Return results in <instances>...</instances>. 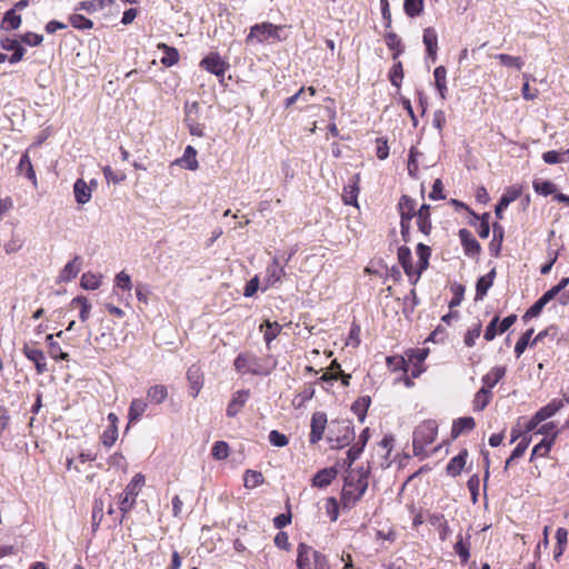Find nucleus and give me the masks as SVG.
I'll return each mask as SVG.
<instances>
[{
  "mask_svg": "<svg viewBox=\"0 0 569 569\" xmlns=\"http://www.w3.org/2000/svg\"><path fill=\"white\" fill-rule=\"evenodd\" d=\"M369 468L365 467L348 470L340 498L343 509H352L361 500L369 486Z\"/></svg>",
  "mask_w": 569,
  "mask_h": 569,
  "instance_id": "1",
  "label": "nucleus"
},
{
  "mask_svg": "<svg viewBox=\"0 0 569 569\" xmlns=\"http://www.w3.org/2000/svg\"><path fill=\"white\" fill-rule=\"evenodd\" d=\"M277 366V361L270 357H259L253 352L239 353L234 361V370L240 375L268 376Z\"/></svg>",
  "mask_w": 569,
  "mask_h": 569,
  "instance_id": "2",
  "label": "nucleus"
},
{
  "mask_svg": "<svg viewBox=\"0 0 569 569\" xmlns=\"http://www.w3.org/2000/svg\"><path fill=\"white\" fill-rule=\"evenodd\" d=\"M398 258L411 283L416 284L428 267L430 251H398Z\"/></svg>",
  "mask_w": 569,
  "mask_h": 569,
  "instance_id": "3",
  "label": "nucleus"
},
{
  "mask_svg": "<svg viewBox=\"0 0 569 569\" xmlns=\"http://www.w3.org/2000/svg\"><path fill=\"white\" fill-rule=\"evenodd\" d=\"M438 425L435 420H425L413 431V453L415 456L421 455L426 447L431 445L437 437Z\"/></svg>",
  "mask_w": 569,
  "mask_h": 569,
  "instance_id": "4",
  "label": "nucleus"
},
{
  "mask_svg": "<svg viewBox=\"0 0 569 569\" xmlns=\"http://www.w3.org/2000/svg\"><path fill=\"white\" fill-rule=\"evenodd\" d=\"M282 28L279 26H274L270 22L257 23L251 27L250 33L247 36V43L252 41H257L262 43L270 38L280 40L279 32Z\"/></svg>",
  "mask_w": 569,
  "mask_h": 569,
  "instance_id": "5",
  "label": "nucleus"
},
{
  "mask_svg": "<svg viewBox=\"0 0 569 569\" xmlns=\"http://www.w3.org/2000/svg\"><path fill=\"white\" fill-rule=\"evenodd\" d=\"M400 211H401V234L405 242H409V229L411 219L415 217V201L408 197L402 196L399 202Z\"/></svg>",
  "mask_w": 569,
  "mask_h": 569,
  "instance_id": "6",
  "label": "nucleus"
},
{
  "mask_svg": "<svg viewBox=\"0 0 569 569\" xmlns=\"http://www.w3.org/2000/svg\"><path fill=\"white\" fill-rule=\"evenodd\" d=\"M317 553L318 550L313 549L311 546L303 542L299 543L297 548L298 569H312Z\"/></svg>",
  "mask_w": 569,
  "mask_h": 569,
  "instance_id": "7",
  "label": "nucleus"
},
{
  "mask_svg": "<svg viewBox=\"0 0 569 569\" xmlns=\"http://www.w3.org/2000/svg\"><path fill=\"white\" fill-rule=\"evenodd\" d=\"M200 67L219 77L224 74L228 63L217 52H211L201 60Z\"/></svg>",
  "mask_w": 569,
  "mask_h": 569,
  "instance_id": "8",
  "label": "nucleus"
},
{
  "mask_svg": "<svg viewBox=\"0 0 569 569\" xmlns=\"http://www.w3.org/2000/svg\"><path fill=\"white\" fill-rule=\"evenodd\" d=\"M0 47L6 51H12V54L8 58L11 64L20 62L26 53V49L21 46L20 41L9 37L0 40Z\"/></svg>",
  "mask_w": 569,
  "mask_h": 569,
  "instance_id": "9",
  "label": "nucleus"
},
{
  "mask_svg": "<svg viewBox=\"0 0 569 569\" xmlns=\"http://www.w3.org/2000/svg\"><path fill=\"white\" fill-rule=\"evenodd\" d=\"M23 355L34 363L38 375H42L48 370L44 353L36 348H31L28 343L23 346Z\"/></svg>",
  "mask_w": 569,
  "mask_h": 569,
  "instance_id": "10",
  "label": "nucleus"
},
{
  "mask_svg": "<svg viewBox=\"0 0 569 569\" xmlns=\"http://www.w3.org/2000/svg\"><path fill=\"white\" fill-rule=\"evenodd\" d=\"M327 426V415L325 412H315L311 418L310 442L317 443L321 440Z\"/></svg>",
  "mask_w": 569,
  "mask_h": 569,
  "instance_id": "11",
  "label": "nucleus"
},
{
  "mask_svg": "<svg viewBox=\"0 0 569 569\" xmlns=\"http://www.w3.org/2000/svg\"><path fill=\"white\" fill-rule=\"evenodd\" d=\"M187 379L190 385L189 393L192 398H196L203 386V375L200 367L192 365L187 371Z\"/></svg>",
  "mask_w": 569,
  "mask_h": 569,
  "instance_id": "12",
  "label": "nucleus"
},
{
  "mask_svg": "<svg viewBox=\"0 0 569 569\" xmlns=\"http://www.w3.org/2000/svg\"><path fill=\"white\" fill-rule=\"evenodd\" d=\"M250 397L249 390H238L230 400L228 407H227V416L228 417H236L238 412L242 409V407L246 405Z\"/></svg>",
  "mask_w": 569,
  "mask_h": 569,
  "instance_id": "13",
  "label": "nucleus"
},
{
  "mask_svg": "<svg viewBox=\"0 0 569 569\" xmlns=\"http://www.w3.org/2000/svg\"><path fill=\"white\" fill-rule=\"evenodd\" d=\"M82 269V259L79 256H76L71 261H69L59 274V281L69 282L74 279L78 273Z\"/></svg>",
  "mask_w": 569,
  "mask_h": 569,
  "instance_id": "14",
  "label": "nucleus"
},
{
  "mask_svg": "<svg viewBox=\"0 0 569 569\" xmlns=\"http://www.w3.org/2000/svg\"><path fill=\"white\" fill-rule=\"evenodd\" d=\"M496 278V269L492 268L487 274L480 277L476 284V297L475 299L477 301L482 300L487 293L488 290L492 287L493 280Z\"/></svg>",
  "mask_w": 569,
  "mask_h": 569,
  "instance_id": "15",
  "label": "nucleus"
},
{
  "mask_svg": "<svg viewBox=\"0 0 569 569\" xmlns=\"http://www.w3.org/2000/svg\"><path fill=\"white\" fill-rule=\"evenodd\" d=\"M422 40L426 46L428 57L435 60L438 49V36L436 30L433 28L425 29Z\"/></svg>",
  "mask_w": 569,
  "mask_h": 569,
  "instance_id": "16",
  "label": "nucleus"
},
{
  "mask_svg": "<svg viewBox=\"0 0 569 569\" xmlns=\"http://www.w3.org/2000/svg\"><path fill=\"white\" fill-rule=\"evenodd\" d=\"M91 187L83 180L78 179L73 184V193L76 201L80 204H84L91 199Z\"/></svg>",
  "mask_w": 569,
  "mask_h": 569,
  "instance_id": "17",
  "label": "nucleus"
},
{
  "mask_svg": "<svg viewBox=\"0 0 569 569\" xmlns=\"http://www.w3.org/2000/svg\"><path fill=\"white\" fill-rule=\"evenodd\" d=\"M476 427L475 419L472 417H461L453 420L451 428V437L457 439L462 432L471 431Z\"/></svg>",
  "mask_w": 569,
  "mask_h": 569,
  "instance_id": "18",
  "label": "nucleus"
},
{
  "mask_svg": "<svg viewBox=\"0 0 569 569\" xmlns=\"http://www.w3.org/2000/svg\"><path fill=\"white\" fill-rule=\"evenodd\" d=\"M337 476L335 468H325L319 470L312 478V485L318 488L328 487Z\"/></svg>",
  "mask_w": 569,
  "mask_h": 569,
  "instance_id": "19",
  "label": "nucleus"
},
{
  "mask_svg": "<svg viewBox=\"0 0 569 569\" xmlns=\"http://www.w3.org/2000/svg\"><path fill=\"white\" fill-rule=\"evenodd\" d=\"M430 207L428 204H422L419 211L415 214L417 217V226L421 233L429 234L431 231V221H430Z\"/></svg>",
  "mask_w": 569,
  "mask_h": 569,
  "instance_id": "20",
  "label": "nucleus"
},
{
  "mask_svg": "<svg viewBox=\"0 0 569 569\" xmlns=\"http://www.w3.org/2000/svg\"><path fill=\"white\" fill-rule=\"evenodd\" d=\"M468 451L463 449L459 455L451 458L447 465V473L451 477H457L462 471L466 460H467Z\"/></svg>",
  "mask_w": 569,
  "mask_h": 569,
  "instance_id": "21",
  "label": "nucleus"
},
{
  "mask_svg": "<svg viewBox=\"0 0 569 569\" xmlns=\"http://www.w3.org/2000/svg\"><path fill=\"white\" fill-rule=\"evenodd\" d=\"M563 403L561 400L553 399L548 405L540 408L535 415L537 420L545 421L548 418L555 416L561 408Z\"/></svg>",
  "mask_w": 569,
  "mask_h": 569,
  "instance_id": "22",
  "label": "nucleus"
},
{
  "mask_svg": "<svg viewBox=\"0 0 569 569\" xmlns=\"http://www.w3.org/2000/svg\"><path fill=\"white\" fill-rule=\"evenodd\" d=\"M505 375V367H493L487 375L482 377L483 387L491 391V389L503 378Z\"/></svg>",
  "mask_w": 569,
  "mask_h": 569,
  "instance_id": "23",
  "label": "nucleus"
},
{
  "mask_svg": "<svg viewBox=\"0 0 569 569\" xmlns=\"http://www.w3.org/2000/svg\"><path fill=\"white\" fill-rule=\"evenodd\" d=\"M177 163L188 170L198 169L199 163L197 161V150L193 147L188 146L184 149L183 156L177 160Z\"/></svg>",
  "mask_w": 569,
  "mask_h": 569,
  "instance_id": "24",
  "label": "nucleus"
},
{
  "mask_svg": "<svg viewBox=\"0 0 569 569\" xmlns=\"http://www.w3.org/2000/svg\"><path fill=\"white\" fill-rule=\"evenodd\" d=\"M520 196V191L516 189H508L500 198L498 204L496 206V216L499 219H502V211L508 208V206L515 201Z\"/></svg>",
  "mask_w": 569,
  "mask_h": 569,
  "instance_id": "25",
  "label": "nucleus"
},
{
  "mask_svg": "<svg viewBox=\"0 0 569 569\" xmlns=\"http://www.w3.org/2000/svg\"><path fill=\"white\" fill-rule=\"evenodd\" d=\"M283 276V267L278 262L277 259L267 268V284L262 290H267L269 287L278 282Z\"/></svg>",
  "mask_w": 569,
  "mask_h": 569,
  "instance_id": "26",
  "label": "nucleus"
},
{
  "mask_svg": "<svg viewBox=\"0 0 569 569\" xmlns=\"http://www.w3.org/2000/svg\"><path fill=\"white\" fill-rule=\"evenodd\" d=\"M167 397L168 389L163 385H154L147 390V398L151 403L161 405Z\"/></svg>",
  "mask_w": 569,
  "mask_h": 569,
  "instance_id": "27",
  "label": "nucleus"
},
{
  "mask_svg": "<svg viewBox=\"0 0 569 569\" xmlns=\"http://www.w3.org/2000/svg\"><path fill=\"white\" fill-rule=\"evenodd\" d=\"M158 49L163 51L164 56L161 58V63L166 67H172L179 61V52L174 47L166 43H159Z\"/></svg>",
  "mask_w": 569,
  "mask_h": 569,
  "instance_id": "28",
  "label": "nucleus"
},
{
  "mask_svg": "<svg viewBox=\"0 0 569 569\" xmlns=\"http://www.w3.org/2000/svg\"><path fill=\"white\" fill-rule=\"evenodd\" d=\"M260 330L263 332V339H264L267 346H269L270 342L272 340H274L278 337V335L280 333L281 326L276 321L271 322L270 320H266L260 326Z\"/></svg>",
  "mask_w": 569,
  "mask_h": 569,
  "instance_id": "29",
  "label": "nucleus"
},
{
  "mask_svg": "<svg viewBox=\"0 0 569 569\" xmlns=\"http://www.w3.org/2000/svg\"><path fill=\"white\" fill-rule=\"evenodd\" d=\"M147 408H148V403L146 400L133 399L129 407V412H128L129 421L130 422L138 421L142 417V415L146 412Z\"/></svg>",
  "mask_w": 569,
  "mask_h": 569,
  "instance_id": "30",
  "label": "nucleus"
},
{
  "mask_svg": "<svg viewBox=\"0 0 569 569\" xmlns=\"http://www.w3.org/2000/svg\"><path fill=\"white\" fill-rule=\"evenodd\" d=\"M433 76H435V82H436V88L441 97V99H446V93H447V80H446V77H447V70L443 66H439L435 69L433 71Z\"/></svg>",
  "mask_w": 569,
  "mask_h": 569,
  "instance_id": "31",
  "label": "nucleus"
},
{
  "mask_svg": "<svg viewBox=\"0 0 569 569\" xmlns=\"http://www.w3.org/2000/svg\"><path fill=\"white\" fill-rule=\"evenodd\" d=\"M113 3V0H89L81 1L76 7V10H84L89 13H93Z\"/></svg>",
  "mask_w": 569,
  "mask_h": 569,
  "instance_id": "32",
  "label": "nucleus"
},
{
  "mask_svg": "<svg viewBox=\"0 0 569 569\" xmlns=\"http://www.w3.org/2000/svg\"><path fill=\"white\" fill-rule=\"evenodd\" d=\"M370 403H371L370 397L363 396V397L358 398L351 406V410L353 411L355 415H357V417L359 418V420L361 422L365 421V418H366L367 411L370 407Z\"/></svg>",
  "mask_w": 569,
  "mask_h": 569,
  "instance_id": "33",
  "label": "nucleus"
},
{
  "mask_svg": "<svg viewBox=\"0 0 569 569\" xmlns=\"http://www.w3.org/2000/svg\"><path fill=\"white\" fill-rule=\"evenodd\" d=\"M21 24V17L16 13L14 9L8 10L1 21V28L4 30H17Z\"/></svg>",
  "mask_w": 569,
  "mask_h": 569,
  "instance_id": "34",
  "label": "nucleus"
},
{
  "mask_svg": "<svg viewBox=\"0 0 569 569\" xmlns=\"http://www.w3.org/2000/svg\"><path fill=\"white\" fill-rule=\"evenodd\" d=\"M385 41H386L387 47L390 50L395 51L393 56H392V58L395 60L405 51V47H403L400 38L395 32H388L385 36Z\"/></svg>",
  "mask_w": 569,
  "mask_h": 569,
  "instance_id": "35",
  "label": "nucleus"
},
{
  "mask_svg": "<svg viewBox=\"0 0 569 569\" xmlns=\"http://www.w3.org/2000/svg\"><path fill=\"white\" fill-rule=\"evenodd\" d=\"M355 179L356 180L352 184H350L343 189L342 198H343V201L346 204H352V206L357 207L358 206L357 198H358V193H359V187H358L359 174H356Z\"/></svg>",
  "mask_w": 569,
  "mask_h": 569,
  "instance_id": "36",
  "label": "nucleus"
},
{
  "mask_svg": "<svg viewBox=\"0 0 569 569\" xmlns=\"http://www.w3.org/2000/svg\"><path fill=\"white\" fill-rule=\"evenodd\" d=\"M491 391L486 387H482L473 398V410L482 411L490 402Z\"/></svg>",
  "mask_w": 569,
  "mask_h": 569,
  "instance_id": "37",
  "label": "nucleus"
},
{
  "mask_svg": "<svg viewBox=\"0 0 569 569\" xmlns=\"http://www.w3.org/2000/svg\"><path fill=\"white\" fill-rule=\"evenodd\" d=\"M53 337V335L46 337L50 356L56 360H69V353L62 351L60 345L54 341Z\"/></svg>",
  "mask_w": 569,
  "mask_h": 569,
  "instance_id": "38",
  "label": "nucleus"
},
{
  "mask_svg": "<svg viewBox=\"0 0 569 569\" xmlns=\"http://www.w3.org/2000/svg\"><path fill=\"white\" fill-rule=\"evenodd\" d=\"M71 303L73 306L80 307L79 318L82 322H86L89 319L91 311V305L89 300L83 296H79L73 298Z\"/></svg>",
  "mask_w": 569,
  "mask_h": 569,
  "instance_id": "39",
  "label": "nucleus"
},
{
  "mask_svg": "<svg viewBox=\"0 0 569 569\" xmlns=\"http://www.w3.org/2000/svg\"><path fill=\"white\" fill-rule=\"evenodd\" d=\"M341 432H342V436L338 437L337 439H333L332 437L328 438L329 441L332 442V447L342 448V447L349 445V442L351 441V439H352V429L350 427V423L345 425L341 428Z\"/></svg>",
  "mask_w": 569,
  "mask_h": 569,
  "instance_id": "40",
  "label": "nucleus"
},
{
  "mask_svg": "<svg viewBox=\"0 0 569 569\" xmlns=\"http://www.w3.org/2000/svg\"><path fill=\"white\" fill-rule=\"evenodd\" d=\"M477 222H476V228H477V232L479 234L480 238L482 239H486L489 237L490 234V224H489V219H490V213H483L481 217H478V216H475Z\"/></svg>",
  "mask_w": 569,
  "mask_h": 569,
  "instance_id": "41",
  "label": "nucleus"
},
{
  "mask_svg": "<svg viewBox=\"0 0 569 569\" xmlns=\"http://www.w3.org/2000/svg\"><path fill=\"white\" fill-rule=\"evenodd\" d=\"M134 503H136V497H132L131 495H129L126 491H123V492H121L119 495L118 505H119V509H120V511L122 513L120 521H122V519L124 518L126 513L129 512L132 509Z\"/></svg>",
  "mask_w": 569,
  "mask_h": 569,
  "instance_id": "42",
  "label": "nucleus"
},
{
  "mask_svg": "<svg viewBox=\"0 0 569 569\" xmlns=\"http://www.w3.org/2000/svg\"><path fill=\"white\" fill-rule=\"evenodd\" d=\"M315 396V388L311 383L306 385L303 389L295 397L293 405L298 408L302 407L307 401L311 400Z\"/></svg>",
  "mask_w": 569,
  "mask_h": 569,
  "instance_id": "43",
  "label": "nucleus"
},
{
  "mask_svg": "<svg viewBox=\"0 0 569 569\" xmlns=\"http://www.w3.org/2000/svg\"><path fill=\"white\" fill-rule=\"evenodd\" d=\"M566 157L569 158V149H567L562 152H559L556 150H550L542 154L543 161L548 164L561 163L567 160Z\"/></svg>",
  "mask_w": 569,
  "mask_h": 569,
  "instance_id": "44",
  "label": "nucleus"
},
{
  "mask_svg": "<svg viewBox=\"0 0 569 569\" xmlns=\"http://www.w3.org/2000/svg\"><path fill=\"white\" fill-rule=\"evenodd\" d=\"M244 487L253 489L263 483L264 479L261 472L256 470H247L244 473Z\"/></svg>",
  "mask_w": 569,
  "mask_h": 569,
  "instance_id": "45",
  "label": "nucleus"
},
{
  "mask_svg": "<svg viewBox=\"0 0 569 569\" xmlns=\"http://www.w3.org/2000/svg\"><path fill=\"white\" fill-rule=\"evenodd\" d=\"M455 552L460 557L462 563H467L470 557V543L465 541L462 536L458 537V541L453 546Z\"/></svg>",
  "mask_w": 569,
  "mask_h": 569,
  "instance_id": "46",
  "label": "nucleus"
},
{
  "mask_svg": "<svg viewBox=\"0 0 569 569\" xmlns=\"http://www.w3.org/2000/svg\"><path fill=\"white\" fill-rule=\"evenodd\" d=\"M18 170L20 172H26V177L33 181V183H36V172L33 170V167H32V163H31V160L28 156V153H24L22 154V157L20 158V161H19V164H18Z\"/></svg>",
  "mask_w": 569,
  "mask_h": 569,
  "instance_id": "47",
  "label": "nucleus"
},
{
  "mask_svg": "<svg viewBox=\"0 0 569 569\" xmlns=\"http://www.w3.org/2000/svg\"><path fill=\"white\" fill-rule=\"evenodd\" d=\"M403 10L408 17L415 18L423 10V0H405Z\"/></svg>",
  "mask_w": 569,
  "mask_h": 569,
  "instance_id": "48",
  "label": "nucleus"
},
{
  "mask_svg": "<svg viewBox=\"0 0 569 569\" xmlns=\"http://www.w3.org/2000/svg\"><path fill=\"white\" fill-rule=\"evenodd\" d=\"M69 22L73 28L79 29V30H88V29L93 28L92 20H90L79 13H74V14L70 16Z\"/></svg>",
  "mask_w": 569,
  "mask_h": 569,
  "instance_id": "49",
  "label": "nucleus"
},
{
  "mask_svg": "<svg viewBox=\"0 0 569 569\" xmlns=\"http://www.w3.org/2000/svg\"><path fill=\"white\" fill-rule=\"evenodd\" d=\"M553 438H543L538 445H536L531 452L533 456L546 457L553 446Z\"/></svg>",
  "mask_w": 569,
  "mask_h": 569,
  "instance_id": "50",
  "label": "nucleus"
},
{
  "mask_svg": "<svg viewBox=\"0 0 569 569\" xmlns=\"http://www.w3.org/2000/svg\"><path fill=\"white\" fill-rule=\"evenodd\" d=\"M496 59H498L502 66L515 68L517 70H520L523 66V61L521 60V58L509 56L506 53L497 54Z\"/></svg>",
  "mask_w": 569,
  "mask_h": 569,
  "instance_id": "51",
  "label": "nucleus"
},
{
  "mask_svg": "<svg viewBox=\"0 0 569 569\" xmlns=\"http://www.w3.org/2000/svg\"><path fill=\"white\" fill-rule=\"evenodd\" d=\"M80 284L86 290H94L100 286V276L92 272H84L81 277Z\"/></svg>",
  "mask_w": 569,
  "mask_h": 569,
  "instance_id": "52",
  "label": "nucleus"
},
{
  "mask_svg": "<svg viewBox=\"0 0 569 569\" xmlns=\"http://www.w3.org/2000/svg\"><path fill=\"white\" fill-rule=\"evenodd\" d=\"M144 485V476L141 473L134 475L131 481L127 485L124 491L132 497H138L141 487Z\"/></svg>",
  "mask_w": 569,
  "mask_h": 569,
  "instance_id": "53",
  "label": "nucleus"
},
{
  "mask_svg": "<svg viewBox=\"0 0 569 569\" xmlns=\"http://www.w3.org/2000/svg\"><path fill=\"white\" fill-rule=\"evenodd\" d=\"M459 238L465 249H480V244L468 229H460Z\"/></svg>",
  "mask_w": 569,
  "mask_h": 569,
  "instance_id": "54",
  "label": "nucleus"
},
{
  "mask_svg": "<svg viewBox=\"0 0 569 569\" xmlns=\"http://www.w3.org/2000/svg\"><path fill=\"white\" fill-rule=\"evenodd\" d=\"M402 79H403V68H402V63L400 61H398L392 66V68L389 71V80L392 83V86H395L399 89L401 86Z\"/></svg>",
  "mask_w": 569,
  "mask_h": 569,
  "instance_id": "55",
  "label": "nucleus"
},
{
  "mask_svg": "<svg viewBox=\"0 0 569 569\" xmlns=\"http://www.w3.org/2000/svg\"><path fill=\"white\" fill-rule=\"evenodd\" d=\"M533 189L537 193L541 196H549L556 192V186L551 181L545 180H536L533 181Z\"/></svg>",
  "mask_w": 569,
  "mask_h": 569,
  "instance_id": "56",
  "label": "nucleus"
},
{
  "mask_svg": "<svg viewBox=\"0 0 569 569\" xmlns=\"http://www.w3.org/2000/svg\"><path fill=\"white\" fill-rule=\"evenodd\" d=\"M533 333V329H528L520 338L519 340L517 341L516 346H515V353L516 356L519 358L523 352L525 350L527 349L529 342H530V339H531V336Z\"/></svg>",
  "mask_w": 569,
  "mask_h": 569,
  "instance_id": "57",
  "label": "nucleus"
},
{
  "mask_svg": "<svg viewBox=\"0 0 569 569\" xmlns=\"http://www.w3.org/2000/svg\"><path fill=\"white\" fill-rule=\"evenodd\" d=\"M211 455L217 460L227 459L229 456V446L224 441H217L211 450Z\"/></svg>",
  "mask_w": 569,
  "mask_h": 569,
  "instance_id": "58",
  "label": "nucleus"
},
{
  "mask_svg": "<svg viewBox=\"0 0 569 569\" xmlns=\"http://www.w3.org/2000/svg\"><path fill=\"white\" fill-rule=\"evenodd\" d=\"M481 328H482L481 323L477 322L471 328L468 329V331H467V333L465 336V343H466L467 347H473L475 346L476 340L481 335Z\"/></svg>",
  "mask_w": 569,
  "mask_h": 569,
  "instance_id": "59",
  "label": "nucleus"
},
{
  "mask_svg": "<svg viewBox=\"0 0 569 569\" xmlns=\"http://www.w3.org/2000/svg\"><path fill=\"white\" fill-rule=\"evenodd\" d=\"M528 445H529V441H527L526 439L521 440L517 447L513 449V451L511 452L510 457L507 459L506 461V465H505V471L508 469V467L510 466V463L522 457L523 453L526 452L527 448H528Z\"/></svg>",
  "mask_w": 569,
  "mask_h": 569,
  "instance_id": "60",
  "label": "nucleus"
},
{
  "mask_svg": "<svg viewBox=\"0 0 569 569\" xmlns=\"http://www.w3.org/2000/svg\"><path fill=\"white\" fill-rule=\"evenodd\" d=\"M548 302L546 299L541 296L523 315V320H528L531 318H535L540 315L541 310Z\"/></svg>",
  "mask_w": 569,
  "mask_h": 569,
  "instance_id": "61",
  "label": "nucleus"
},
{
  "mask_svg": "<svg viewBox=\"0 0 569 569\" xmlns=\"http://www.w3.org/2000/svg\"><path fill=\"white\" fill-rule=\"evenodd\" d=\"M419 154L418 150L415 147H411L409 151L408 159V173L411 178H418V161L417 156Z\"/></svg>",
  "mask_w": 569,
  "mask_h": 569,
  "instance_id": "62",
  "label": "nucleus"
},
{
  "mask_svg": "<svg viewBox=\"0 0 569 569\" xmlns=\"http://www.w3.org/2000/svg\"><path fill=\"white\" fill-rule=\"evenodd\" d=\"M118 438V427L109 426L101 436L103 446L111 447Z\"/></svg>",
  "mask_w": 569,
  "mask_h": 569,
  "instance_id": "63",
  "label": "nucleus"
},
{
  "mask_svg": "<svg viewBox=\"0 0 569 569\" xmlns=\"http://www.w3.org/2000/svg\"><path fill=\"white\" fill-rule=\"evenodd\" d=\"M43 36L34 32H26L20 37V42L30 46L38 47L42 43Z\"/></svg>",
  "mask_w": 569,
  "mask_h": 569,
  "instance_id": "64",
  "label": "nucleus"
}]
</instances>
